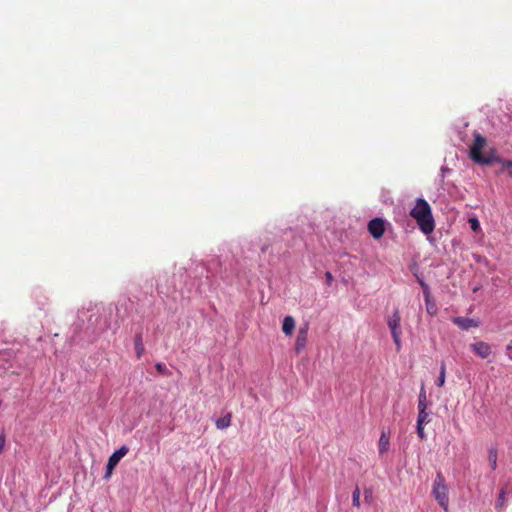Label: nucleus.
Masks as SVG:
<instances>
[{
    "label": "nucleus",
    "instance_id": "f257e3e1",
    "mask_svg": "<svg viewBox=\"0 0 512 512\" xmlns=\"http://www.w3.org/2000/svg\"><path fill=\"white\" fill-rule=\"evenodd\" d=\"M109 328L106 318H103L99 311L88 309L78 313L77 322L73 325L72 337L75 341L93 342Z\"/></svg>",
    "mask_w": 512,
    "mask_h": 512
},
{
    "label": "nucleus",
    "instance_id": "f03ea898",
    "mask_svg": "<svg viewBox=\"0 0 512 512\" xmlns=\"http://www.w3.org/2000/svg\"><path fill=\"white\" fill-rule=\"evenodd\" d=\"M410 216L415 219L420 231L425 234H431L435 229V221L432 209L429 203L423 198H417L414 207L410 211Z\"/></svg>",
    "mask_w": 512,
    "mask_h": 512
},
{
    "label": "nucleus",
    "instance_id": "7ed1b4c3",
    "mask_svg": "<svg viewBox=\"0 0 512 512\" xmlns=\"http://www.w3.org/2000/svg\"><path fill=\"white\" fill-rule=\"evenodd\" d=\"M474 141L469 149V157L470 159L480 165H490L494 162H499V158L495 157L493 154H482V150L487 144L486 138L482 136L477 131L474 132Z\"/></svg>",
    "mask_w": 512,
    "mask_h": 512
},
{
    "label": "nucleus",
    "instance_id": "20e7f679",
    "mask_svg": "<svg viewBox=\"0 0 512 512\" xmlns=\"http://www.w3.org/2000/svg\"><path fill=\"white\" fill-rule=\"evenodd\" d=\"M432 493L438 502V504L445 510L448 511L449 497L448 487L445 483V478L441 472L436 474V478L433 483Z\"/></svg>",
    "mask_w": 512,
    "mask_h": 512
},
{
    "label": "nucleus",
    "instance_id": "39448f33",
    "mask_svg": "<svg viewBox=\"0 0 512 512\" xmlns=\"http://www.w3.org/2000/svg\"><path fill=\"white\" fill-rule=\"evenodd\" d=\"M400 321L401 316L398 310H395L387 320V324L391 331V336L393 338L397 351H400L402 347Z\"/></svg>",
    "mask_w": 512,
    "mask_h": 512
},
{
    "label": "nucleus",
    "instance_id": "423d86ee",
    "mask_svg": "<svg viewBox=\"0 0 512 512\" xmlns=\"http://www.w3.org/2000/svg\"><path fill=\"white\" fill-rule=\"evenodd\" d=\"M129 452V448L126 445L121 446L119 449L114 451L108 458L106 464V472L104 475L105 479H109L112 475L114 468L118 465L120 460Z\"/></svg>",
    "mask_w": 512,
    "mask_h": 512
},
{
    "label": "nucleus",
    "instance_id": "0eeeda50",
    "mask_svg": "<svg viewBox=\"0 0 512 512\" xmlns=\"http://www.w3.org/2000/svg\"><path fill=\"white\" fill-rule=\"evenodd\" d=\"M368 231L375 239H380L385 232V220L379 217L373 218L368 223Z\"/></svg>",
    "mask_w": 512,
    "mask_h": 512
},
{
    "label": "nucleus",
    "instance_id": "6e6552de",
    "mask_svg": "<svg viewBox=\"0 0 512 512\" xmlns=\"http://www.w3.org/2000/svg\"><path fill=\"white\" fill-rule=\"evenodd\" d=\"M470 349L482 359H486L492 352L490 345L484 341L470 344Z\"/></svg>",
    "mask_w": 512,
    "mask_h": 512
},
{
    "label": "nucleus",
    "instance_id": "1a4fd4ad",
    "mask_svg": "<svg viewBox=\"0 0 512 512\" xmlns=\"http://www.w3.org/2000/svg\"><path fill=\"white\" fill-rule=\"evenodd\" d=\"M452 322L462 330H469L472 327L479 326V321H477L473 318H468V317H461V316L454 317L452 319Z\"/></svg>",
    "mask_w": 512,
    "mask_h": 512
},
{
    "label": "nucleus",
    "instance_id": "9d476101",
    "mask_svg": "<svg viewBox=\"0 0 512 512\" xmlns=\"http://www.w3.org/2000/svg\"><path fill=\"white\" fill-rule=\"evenodd\" d=\"M508 484L501 487L499 495L495 502V509L497 512H505L506 503L508 501Z\"/></svg>",
    "mask_w": 512,
    "mask_h": 512
},
{
    "label": "nucleus",
    "instance_id": "9b49d317",
    "mask_svg": "<svg viewBox=\"0 0 512 512\" xmlns=\"http://www.w3.org/2000/svg\"><path fill=\"white\" fill-rule=\"evenodd\" d=\"M419 283H420V286L423 289V295H424V300H425V303H426L427 312L432 315V314H434L436 312V308H435L434 303H432L431 299H430L431 296H430L429 286L423 280H419Z\"/></svg>",
    "mask_w": 512,
    "mask_h": 512
},
{
    "label": "nucleus",
    "instance_id": "f8f14e48",
    "mask_svg": "<svg viewBox=\"0 0 512 512\" xmlns=\"http://www.w3.org/2000/svg\"><path fill=\"white\" fill-rule=\"evenodd\" d=\"M206 270L208 273V270L205 267H201V273ZM212 287L211 281L209 280V275L207 274L205 276V279H200L197 286H196V292L199 294H205L207 291H209Z\"/></svg>",
    "mask_w": 512,
    "mask_h": 512
},
{
    "label": "nucleus",
    "instance_id": "ddd939ff",
    "mask_svg": "<svg viewBox=\"0 0 512 512\" xmlns=\"http://www.w3.org/2000/svg\"><path fill=\"white\" fill-rule=\"evenodd\" d=\"M307 341V328H300L298 331L296 343H295V349L297 352H300L302 349H304Z\"/></svg>",
    "mask_w": 512,
    "mask_h": 512
},
{
    "label": "nucleus",
    "instance_id": "4468645a",
    "mask_svg": "<svg viewBox=\"0 0 512 512\" xmlns=\"http://www.w3.org/2000/svg\"><path fill=\"white\" fill-rule=\"evenodd\" d=\"M134 348H135L136 357L138 359H140L145 352V347L143 344V337H142L141 333H136V335L134 337Z\"/></svg>",
    "mask_w": 512,
    "mask_h": 512
},
{
    "label": "nucleus",
    "instance_id": "2eb2a0df",
    "mask_svg": "<svg viewBox=\"0 0 512 512\" xmlns=\"http://www.w3.org/2000/svg\"><path fill=\"white\" fill-rule=\"evenodd\" d=\"M295 329V320L292 316H286L283 319L282 331L285 335H292Z\"/></svg>",
    "mask_w": 512,
    "mask_h": 512
},
{
    "label": "nucleus",
    "instance_id": "dca6fc26",
    "mask_svg": "<svg viewBox=\"0 0 512 512\" xmlns=\"http://www.w3.org/2000/svg\"><path fill=\"white\" fill-rule=\"evenodd\" d=\"M430 404L431 403L427 399L425 386H424V384H422V386L420 388L419 395H418V405H417V408L418 409L428 408V406Z\"/></svg>",
    "mask_w": 512,
    "mask_h": 512
},
{
    "label": "nucleus",
    "instance_id": "f3484780",
    "mask_svg": "<svg viewBox=\"0 0 512 512\" xmlns=\"http://www.w3.org/2000/svg\"><path fill=\"white\" fill-rule=\"evenodd\" d=\"M427 409L428 408L418 409L417 424H419V426L426 425L431 421L430 412H428Z\"/></svg>",
    "mask_w": 512,
    "mask_h": 512
},
{
    "label": "nucleus",
    "instance_id": "a211bd4d",
    "mask_svg": "<svg viewBox=\"0 0 512 512\" xmlns=\"http://www.w3.org/2000/svg\"><path fill=\"white\" fill-rule=\"evenodd\" d=\"M231 423V415L227 414L223 417H220L216 420L215 424L218 429H226L230 426Z\"/></svg>",
    "mask_w": 512,
    "mask_h": 512
},
{
    "label": "nucleus",
    "instance_id": "6ab92c4d",
    "mask_svg": "<svg viewBox=\"0 0 512 512\" xmlns=\"http://www.w3.org/2000/svg\"><path fill=\"white\" fill-rule=\"evenodd\" d=\"M379 453L384 454L389 448V437L383 432L379 438Z\"/></svg>",
    "mask_w": 512,
    "mask_h": 512
},
{
    "label": "nucleus",
    "instance_id": "aec40b11",
    "mask_svg": "<svg viewBox=\"0 0 512 512\" xmlns=\"http://www.w3.org/2000/svg\"><path fill=\"white\" fill-rule=\"evenodd\" d=\"M445 379H446V365L444 362L441 363L440 365V372H439V376L436 380V385L438 387H442L444 386L445 384Z\"/></svg>",
    "mask_w": 512,
    "mask_h": 512
},
{
    "label": "nucleus",
    "instance_id": "412c9836",
    "mask_svg": "<svg viewBox=\"0 0 512 512\" xmlns=\"http://www.w3.org/2000/svg\"><path fill=\"white\" fill-rule=\"evenodd\" d=\"M488 460L491 468L495 470L497 468V449L492 447L488 451Z\"/></svg>",
    "mask_w": 512,
    "mask_h": 512
},
{
    "label": "nucleus",
    "instance_id": "4be33fe9",
    "mask_svg": "<svg viewBox=\"0 0 512 512\" xmlns=\"http://www.w3.org/2000/svg\"><path fill=\"white\" fill-rule=\"evenodd\" d=\"M360 488L358 486L355 487L353 493H352V504L355 507H360Z\"/></svg>",
    "mask_w": 512,
    "mask_h": 512
},
{
    "label": "nucleus",
    "instance_id": "5701e85b",
    "mask_svg": "<svg viewBox=\"0 0 512 512\" xmlns=\"http://www.w3.org/2000/svg\"><path fill=\"white\" fill-rule=\"evenodd\" d=\"M468 223L470 225V228L473 232H479L481 230L480 222L477 219V217H471L468 220Z\"/></svg>",
    "mask_w": 512,
    "mask_h": 512
},
{
    "label": "nucleus",
    "instance_id": "b1692460",
    "mask_svg": "<svg viewBox=\"0 0 512 512\" xmlns=\"http://www.w3.org/2000/svg\"><path fill=\"white\" fill-rule=\"evenodd\" d=\"M155 368L156 370L158 371V373L162 374V375H165V376H169L171 375V372L170 370L167 368V366L162 363V362H158L155 364Z\"/></svg>",
    "mask_w": 512,
    "mask_h": 512
},
{
    "label": "nucleus",
    "instance_id": "393cba45",
    "mask_svg": "<svg viewBox=\"0 0 512 512\" xmlns=\"http://www.w3.org/2000/svg\"><path fill=\"white\" fill-rule=\"evenodd\" d=\"M364 501L367 503H370L373 499V490L372 488H365L364 489Z\"/></svg>",
    "mask_w": 512,
    "mask_h": 512
},
{
    "label": "nucleus",
    "instance_id": "a878e982",
    "mask_svg": "<svg viewBox=\"0 0 512 512\" xmlns=\"http://www.w3.org/2000/svg\"><path fill=\"white\" fill-rule=\"evenodd\" d=\"M424 426H425V425H420V426H419V424H417V425H416L417 435H418V437H419L421 440H425V439H426V433H425V431H424Z\"/></svg>",
    "mask_w": 512,
    "mask_h": 512
},
{
    "label": "nucleus",
    "instance_id": "bb28decb",
    "mask_svg": "<svg viewBox=\"0 0 512 512\" xmlns=\"http://www.w3.org/2000/svg\"><path fill=\"white\" fill-rule=\"evenodd\" d=\"M452 170L446 166H442L441 169H440V177H441V182H443L444 178L447 176V174L451 173Z\"/></svg>",
    "mask_w": 512,
    "mask_h": 512
},
{
    "label": "nucleus",
    "instance_id": "cd10ccee",
    "mask_svg": "<svg viewBox=\"0 0 512 512\" xmlns=\"http://www.w3.org/2000/svg\"><path fill=\"white\" fill-rule=\"evenodd\" d=\"M325 278H326V284L328 286H330L332 284V282H333V275L331 274V272L326 271Z\"/></svg>",
    "mask_w": 512,
    "mask_h": 512
},
{
    "label": "nucleus",
    "instance_id": "c85d7f7f",
    "mask_svg": "<svg viewBox=\"0 0 512 512\" xmlns=\"http://www.w3.org/2000/svg\"><path fill=\"white\" fill-rule=\"evenodd\" d=\"M512 340L509 342V344L506 346V355L507 357L512 360Z\"/></svg>",
    "mask_w": 512,
    "mask_h": 512
},
{
    "label": "nucleus",
    "instance_id": "c756f323",
    "mask_svg": "<svg viewBox=\"0 0 512 512\" xmlns=\"http://www.w3.org/2000/svg\"><path fill=\"white\" fill-rule=\"evenodd\" d=\"M504 168L508 169L512 176V160H506L503 164Z\"/></svg>",
    "mask_w": 512,
    "mask_h": 512
},
{
    "label": "nucleus",
    "instance_id": "7c9ffc66",
    "mask_svg": "<svg viewBox=\"0 0 512 512\" xmlns=\"http://www.w3.org/2000/svg\"><path fill=\"white\" fill-rule=\"evenodd\" d=\"M5 442H6V437L4 434H1L0 435V453H2V451L4 449Z\"/></svg>",
    "mask_w": 512,
    "mask_h": 512
},
{
    "label": "nucleus",
    "instance_id": "2f4dec72",
    "mask_svg": "<svg viewBox=\"0 0 512 512\" xmlns=\"http://www.w3.org/2000/svg\"><path fill=\"white\" fill-rule=\"evenodd\" d=\"M266 249H267V246H266V245L262 246V248H261L262 252H265V251H266Z\"/></svg>",
    "mask_w": 512,
    "mask_h": 512
},
{
    "label": "nucleus",
    "instance_id": "473e14b6",
    "mask_svg": "<svg viewBox=\"0 0 512 512\" xmlns=\"http://www.w3.org/2000/svg\"><path fill=\"white\" fill-rule=\"evenodd\" d=\"M478 290H479V287H475V288L473 289V291H474V292H476V291H478Z\"/></svg>",
    "mask_w": 512,
    "mask_h": 512
}]
</instances>
